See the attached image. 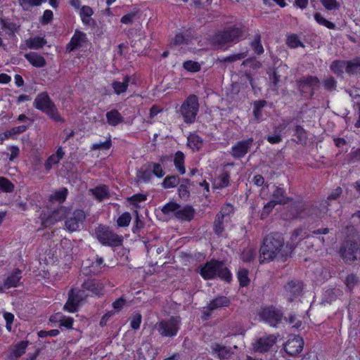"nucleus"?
Returning a JSON list of instances; mask_svg holds the SVG:
<instances>
[{"instance_id":"obj_50","label":"nucleus","mask_w":360,"mask_h":360,"mask_svg":"<svg viewBox=\"0 0 360 360\" xmlns=\"http://www.w3.org/2000/svg\"><path fill=\"white\" fill-rule=\"evenodd\" d=\"M179 208H180V205L176 202L172 201L163 206L162 208V212L165 214H169L170 213H172L174 216H176V212Z\"/></svg>"},{"instance_id":"obj_61","label":"nucleus","mask_w":360,"mask_h":360,"mask_svg":"<svg viewBox=\"0 0 360 360\" xmlns=\"http://www.w3.org/2000/svg\"><path fill=\"white\" fill-rule=\"evenodd\" d=\"M146 200V195L143 194H135L130 198H128V201L134 206H138V203L145 201Z\"/></svg>"},{"instance_id":"obj_58","label":"nucleus","mask_w":360,"mask_h":360,"mask_svg":"<svg viewBox=\"0 0 360 360\" xmlns=\"http://www.w3.org/2000/svg\"><path fill=\"white\" fill-rule=\"evenodd\" d=\"M183 67L185 70L192 72H196L200 70V64L193 60L185 61L183 64Z\"/></svg>"},{"instance_id":"obj_59","label":"nucleus","mask_w":360,"mask_h":360,"mask_svg":"<svg viewBox=\"0 0 360 360\" xmlns=\"http://www.w3.org/2000/svg\"><path fill=\"white\" fill-rule=\"evenodd\" d=\"M323 83L325 89L329 91H333L336 89L337 82L332 76L325 79Z\"/></svg>"},{"instance_id":"obj_45","label":"nucleus","mask_w":360,"mask_h":360,"mask_svg":"<svg viewBox=\"0 0 360 360\" xmlns=\"http://www.w3.org/2000/svg\"><path fill=\"white\" fill-rule=\"evenodd\" d=\"M180 179L177 175H172L165 177L162 184L165 188H172L176 187Z\"/></svg>"},{"instance_id":"obj_42","label":"nucleus","mask_w":360,"mask_h":360,"mask_svg":"<svg viewBox=\"0 0 360 360\" xmlns=\"http://www.w3.org/2000/svg\"><path fill=\"white\" fill-rule=\"evenodd\" d=\"M217 275L226 282H230L231 281V274L230 271L224 266V263L220 262V265L218 266Z\"/></svg>"},{"instance_id":"obj_6","label":"nucleus","mask_w":360,"mask_h":360,"mask_svg":"<svg viewBox=\"0 0 360 360\" xmlns=\"http://www.w3.org/2000/svg\"><path fill=\"white\" fill-rule=\"evenodd\" d=\"M98 241L104 245L118 247L122 245L123 238L114 233L108 227L99 225L95 230Z\"/></svg>"},{"instance_id":"obj_8","label":"nucleus","mask_w":360,"mask_h":360,"mask_svg":"<svg viewBox=\"0 0 360 360\" xmlns=\"http://www.w3.org/2000/svg\"><path fill=\"white\" fill-rule=\"evenodd\" d=\"M297 89L301 95L304 96L308 93L309 90V97L312 98L314 95L315 90L319 86L320 80L316 76L307 75L303 77L296 81Z\"/></svg>"},{"instance_id":"obj_24","label":"nucleus","mask_w":360,"mask_h":360,"mask_svg":"<svg viewBox=\"0 0 360 360\" xmlns=\"http://www.w3.org/2000/svg\"><path fill=\"white\" fill-rule=\"evenodd\" d=\"M194 209L191 206L187 205L183 208H179L175 217L179 219L190 221L194 217Z\"/></svg>"},{"instance_id":"obj_12","label":"nucleus","mask_w":360,"mask_h":360,"mask_svg":"<svg viewBox=\"0 0 360 360\" xmlns=\"http://www.w3.org/2000/svg\"><path fill=\"white\" fill-rule=\"evenodd\" d=\"M330 205V204L328 200H323L318 204L306 205V208H304L306 210V216H315L320 219L323 218L328 212V206Z\"/></svg>"},{"instance_id":"obj_48","label":"nucleus","mask_w":360,"mask_h":360,"mask_svg":"<svg viewBox=\"0 0 360 360\" xmlns=\"http://www.w3.org/2000/svg\"><path fill=\"white\" fill-rule=\"evenodd\" d=\"M230 174L228 172H223L221 174L217 179V187L222 188L227 187L229 185Z\"/></svg>"},{"instance_id":"obj_60","label":"nucleus","mask_w":360,"mask_h":360,"mask_svg":"<svg viewBox=\"0 0 360 360\" xmlns=\"http://www.w3.org/2000/svg\"><path fill=\"white\" fill-rule=\"evenodd\" d=\"M111 140L109 136L108 139L104 142L96 143H94L91 146V150H108L111 147Z\"/></svg>"},{"instance_id":"obj_16","label":"nucleus","mask_w":360,"mask_h":360,"mask_svg":"<svg viewBox=\"0 0 360 360\" xmlns=\"http://www.w3.org/2000/svg\"><path fill=\"white\" fill-rule=\"evenodd\" d=\"M277 342V337L274 335L261 337L254 345L255 351L263 353L268 352Z\"/></svg>"},{"instance_id":"obj_17","label":"nucleus","mask_w":360,"mask_h":360,"mask_svg":"<svg viewBox=\"0 0 360 360\" xmlns=\"http://www.w3.org/2000/svg\"><path fill=\"white\" fill-rule=\"evenodd\" d=\"M219 265H220V262L211 260L200 267L199 273L204 279H212L217 276Z\"/></svg>"},{"instance_id":"obj_9","label":"nucleus","mask_w":360,"mask_h":360,"mask_svg":"<svg viewBox=\"0 0 360 360\" xmlns=\"http://www.w3.org/2000/svg\"><path fill=\"white\" fill-rule=\"evenodd\" d=\"M89 295V293H84V290L75 291L74 289H71L68 292V299L63 309L70 313L77 311L79 303Z\"/></svg>"},{"instance_id":"obj_63","label":"nucleus","mask_w":360,"mask_h":360,"mask_svg":"<svg viewBox=\"0 0 360 360\" xmlns=\"http://www.w3.org/2000/svg\"><path fill=\"white\" fill-rule=\"evenodd\" d=\"M61 319L58 320L60 323V326L65 327L68 329L72 328L73 323V319L71 317H66L65 316H60Z\"/></svg>"},{"instance_id":"obj_38","label":"nucleus","mask_w":360,"mask_h":360,"mask_svg":"<svg viewBox=\"0 0 360 360\" xmlns=\"http://www.w3.org/2000/svg\"><path fill=\"white\" fill-rule=\"evenodd\" d=\"M67 195L68 189L66 188H62L52 194L49 200L52 202H58V203H63L66 200Z\"/></svg>"},{"instance_id":"obj_26","label":"nucleus","mask_w":360,"mask_h":360,"mask_svg":"<svg viewBox=\"0 0 360 360\" xmlns=\"http://www.w3.org/2000/svg\"><path fill=\"white\" fill-rule=\"evenodd\" d=\"M28 342L21 341L17 344L13 351L7 357V360H17L25 352L26 347H27Z\"/></svg>"},{"instance_id":"obj_30","label":"nucleus","mask_w":360,"mask_h":360,"mask_svg":"<svg viewBox=\"0 0 360 360\" xmlns=\"http://www.w3.org/2000/svg\"><path fill=\"white\" fill-rule=\"evenodd\" d=\"M90 191L99 201L110 197L108 187L105 185L98 186L95 188L91 189Z\"/></svg>"},{"instance_id":"obj_11","label":"nucleus","mask_w":360,"mask_h":360,"mask_svg":"<svg viewBox=\"0 0 360 360\" xmlns=\"http://www.w3.org/2000/svg\"><path fill=\"white\" fill-rule=\"evenodd\" d=\"M85 219L86 214L82 210H76L65 220V227L70 232L75 231L82 226Z\"/></svg>"},{"instance_id":"obj_56","label":"nucleus","mask_w":360,"mask_h":360,"mask_svg":"<svg viewBox=\"0 0 360 360\" xmlns=\"http://www.w3.org/2000/svg\"><path fill=\"white\" fill-rule=\"evenodd\" d=\"M47 0H18L20 4L25 10H27L31 6H40L42 2H46Z\"/></svg>"},{"instance_id":"obj_37","label":"nucleus","mask_w":360,"mask_h":360,"mask_svg":"<svg viewBox=\"0 0 360 360\" xmlns=\"http://www.w3.org/2000/svg\"><path fill=\"white\" fill-rule=\"evenodd\" d=\"M46 44V40L43 37H35L26 41V44L30 49H39Z\"/></svg>"},{"instance_id":"obj_28","label":"nucleus","mask_w":360,"mask_h":360,"mask_svg":"<svg viewBox=\"0 0 360 360\" xmlns=\"http://www.w3.org/2000/svg\"><path fill=\"white\" fill-rule=\"evenodd\" d=\"M25 57L34 67L43 68L46 65L44 58L37 53H27Z\"/></svg>"},{"instance_id":"obj_15","label":"nucleus","mask_w":360,"mask_h":360,"mask_svg":"<svg viewBox=\"0 0 360 360\" xmlns=\"http://www.w3.org/2000/svg\"><path fill=\"white\" fill-rule=\"evenodd\" d=\"M303 346V339L300 336H295L286 342L284 345V350L290 356H296L302 351Z\"/></svg>"},{"instance_id":"obj_23","label":"nucleus","mask_w":360,"mask_h":360,"mask_svg":"<svg viewBox=\"0 0 360 360\" xmlns=\"http://www.w3.org/2000/svg\"><path fill=\"white\" fill-rule=\"evenodd\" d=\"M212 352L217 354V356L221 360H229L233 354V351L231 347L221 345L219 344H214L212 347Z\"/></svg>"},{"instance_id":"obj_33","label":"nucleus","mask_w":360,"mask_h":360,"mask_svg":"<svg viewBox=\"0 0 360 360\" xmlns=\"http://www.w3.org/2000/svg\"><path fill=\"white\" fill-rule=\"evenodd\" d=\"M130 82V77L125 76L122 82L114 81L112 83V87L116 94L120 95L125 92L128 88L129 83Z\"/></svg>"},{"instance_id":"obj_55","label":"nucleus","mask_w":360,"mask_h":360,"mask_svg":"<svg viewBox=\"0 0 360 360\" xmlns=\"http://www.w3.org/2000/svg\"><path fill=\"white\" fill-rule=\"evenodd\" d=\"M150 167L151 172L158 178H161L165 175V172L159 163L149 162L148 163Z\"/></svg>"},{"instance_id":"obj_46","label":"nucleus","mask_w":360,"mask_h":360,"mask_svg":"<svg viewBox=\"0 0 360 360\" xmlns=\"http://www.w3.org/2000/svg\"><path fill=\"white\" fill-rule=\"evenodd\" d=\"M344 283L347 288L349 291H351L356 285L359 284V278L356 274H350L347 276L344 281Z\"/></svg>"},{"instance_id":"obj_41","label":"nucleus","mask_w":360,"mask_h":360,"mask_svg":"<svg viewBox=\"0 0 360 360\" xmlns=\"http://www.w3.org/2000/svg\"><path fill=\"white\" fill-rule=\"evenodd\" d=\"M174 162L176 169L180 174H184L186 172V169L184 167V155L182 152L176 153Z\"/></svg>"},{"instance_id":"obj_36","label":"nucleus","mask_w":360,"mask_h":360,"mask_svg":"<svg viewBox=\"0 0 360 360\" xmlns=\"http://www.w3.org/2000/svg\"><path fill=\"white\" fill-rule=\"evenodd\" d=\"M136 176L139 179V181L148 182L150 180L152 177V172L148 164L145 165L141 167V169L137 172Z\"/></svg>"},{"instance_id":"obj_57","label":"nucleus","mask_w":360,"mask_h":360,"mask_svg":"<svg viewBox=\"0 0 360 360\" xmlns=\"http://www.w3.org/2000/svg\"><path fill=\"white\" fill-rule=\"evenodd\" d=\"M131 220V217L130 213L124 212L121 216L119 217L117 221V226L120 227H125L129 226L130 221Z\"/></svg>"},{"instance_id":"obj_54","label":"nucleus","mask_w":360,"mask_h":360,"mask_svg":"<svg viewBox=\"0 0 360 360\" xmlns=\"http://www.w3.org/2000/svg\"><path fill=\"white\" fill-rule=\"evenodd\" d=\"M256 255V251L252 248L245 249L241 254V259L244 262H252Z\"/></svg>"},{"instance_id":"obj_52","label":"nucleus","mask_w":360,"mask_h":360,"mask_svg":"<svg viewBox=\"0 0 360 360\" xmlns=\"http://www.w3.org/2000/svg\"><path fill=\"white\" fill-rule=\"evenodd\" d=\"M224 230V226L223 215L217 214L214 222V231L217 235L219 236L221 234Z\"/></svg>"},{"instance_id":"obj_51","label":"nucleus","mask_w":360,"mask_h":360,"mask_svg":"<svg viewBox=\"0 0 360 360\" xmlns=\"http://www.w3.org/2000/svg\"><path fill=\"white\" fill-rule=\"evenodd\" d=\"M188 145L193 149L199 150L202 145V139L196 134H191L188 137Z\"/></svg>"},{"instance_id":"obj_34","label":"nucleus","mask_w":360,"mask_h":360,"mask_svg":"<svg viewBox=\"0 0 360 360\" xmlns=\"http://www.w3.org/2000/svg\"><path fill=\"white\" fill-rule=\"evenodd\" d=\"M0 21L2 29H4L10 36H13L15 32H18L20 28L19 25L8 19L1 18Z\"/></svg>"},{"instance_id":"obj_10","label":"nucleus","mask_w":360,"mask_h":360,"mask_svg":"<svg viewBox=\"0 0 360 360\" xmlns=\"http://www.w3.org/2000/svg\"><path fill=\"white\" fill-rule=\"evenodd\" d=\"M231 302L230 300L226 296H219L214 300H211L209 304L203 307L202 318L207 320L210 317L213 311L222 307H229Z\"/></svg>"},{"instance_id":"obj_27","label":"nucleus","mask_w":360,"mask_h":360,"mask_svg":"<svg viewBox=\"0 0 360 360\" xmlns=\"http://www.w3.org/2000/svg\"><path fill=\"white\" fill-rule=\"evenodd\" d=\"M346 72L350 75H360V58L356 57L350 60H347V66L346 67Z\"/></svg>"},{"instance_id":"obj_39","label":"nucleus","mask_w":360,"mask_h":360,"mask_svg":"<svg viewBox=\"0 0 360 360\" xmlns=\"http://www.w3.org/2000/svg\"><path fill=\"white\" fill-rule=\"evenodd\" d=\"M273 197L278 204L284 205L288 202V198H285V191L281 187L276 188L273 192Z\"/></svg>"},{"instance_id":"obj_62","label":"nucleus","mask_w":360,"mask_h":360,"mask_svg":"<svg viewBox=\"0 0 360 360\" xmlns=\"http://www.w3.org/2000/svg\"><path fill=\"white\" fill-rule=\"evenodd\" d=\"M60 162V160L58 158L55 156L54 154L49 156V158L46 160V161L44 163V167L49 172L52 167L56 164H58Z\"/></svg>"},{"instance_id":"obj_20","label":"nucleus","mask_w":360,"mask_h":360,"mask_svg":"<svg viewBox=\"0 0 360 360\" xmlns=\"http://www.w3.org/2000/svg\"><path fill=\"white\" fill-rule=\"evenodd\" d=\"M86 40V35L84 32L76 30L70 41L67 44L66 49L68 51L71 52L82 46Z\"/></svg>"},{"instance_id":"obj_47","label":"nucleus","mask_w":360,"mask_h":360,"mask_svg":"<svg viewBox=\"0 0 360 360\" xmlns=\"http://www.w3.org/2000/svg\"><path fill=\"white\" fill-rule=\"evenodd\" d=\"M14 189L12 182L4 176H0V192L10 193Z\"/></svg>"},{"instance_id":"obj_13","label":"nucleus","mask_w":360,"mask_h":360,"mask_svg":"<svg viewBox=\"0 0 360 360\" xmlns=\"http://www.w3.org/2000/svg\"><path fill=\"white\" fill-rule=\"evenodd\" d=\"M283 314L274 307L264 308L260 312V317L272 326H276L282 319Z\"/></svg>"},{"instance_id":"obj_43","label":"nucleus","mask_w":360,"mask_h":360,"mask_svg":"<svg viewBox=\"0 0 360 360\" xmlns=\"http://www.w3.org/2000/svg\"><path fill=\"white\" fill-rule=\"evenodd\" d=\"M286 44L289 47L292 49H295L298 46L304 47V45L300 41L299 37L296 34H290L287 35Z\"/></svg>"},{"instance_id":"obj_1","label":"nucleus","mask_w":360,"mask_h":360,"mask_svg":"<svg viewBox=\"0 0 360 360\" xmlns=\"http://www.w3.org/2000/svg\"><path fill=\"white\" fill-rule=\"evenodd\" d=\"M284 238L279 233H271L263 240L260 248V263L264 261H272L281 259L284 261L288 257V252L283 249Z\"/></svg>"},{"instance_id":"obj_25","label":"nucleus","mask_w":360,"mask_h":360,"mask_svg":"<svg viewBox=\"0 0 360 360\" xmlns=\"http://www.w3.org/2000/svg\"><path fill=\"white\" fill-rule=\"evenodd\" d=\"M304 231L302 229H295L290 237V241L287 243L286 248L290 250V251H292L297 244L303 239L304 238Z\"/></svg>"},{"instance_id":"obj_64","label":"nucleus","mask_w":360,"mask_h":360,"mask_svg":"<svg viewBox=\"0 0 360 360\" xmlns=\"http://www.w3.org/2000/svg\"><path fill=\"white\" fill-rule=\"evenodd\" d=\"M278 203L275 201V200H271L269 201V202H267L264 206V208H263V210H262V218L264 217V216H267L271 211L275 207V206L277 205Z\"/></svg>"},{"instance_id":"obj_14","label":"nucleus","mask_w":360,"mask_h":360,"mask_svg":"<svg viewBox=\"0 0 360 360\" xmlns=\"http://www.w3.org/2000/svg\"><path fill=\"white\" fill-rule=\"evenodd\" d=\"M253 141L254 140L252 138H250L245 141H238L231 148V155L236 159L243 158L252 146Z\"/></svg>"},{"instance_id":"obj_18","label":"nucleus","mask_w":360,"mask_h":360,"mask_svg":"<svg viewBox=\"0 0 360 360\" xmlns=\"http://www.w3.org/2000/svg\"><path fill=\"white\" fill-rule=\"evenodd\" d=\"M288 299L292 302L293 298L301 295L302 292V283L300 281H290L284 287Z\"/></svg>"},{"instance_id":"obj_3","label":"nucleus","mask_w":360,"mask_h":360,"mask_svg":"<svg viewBox=\"0 0 360 360\" xmlns=\"http://www.w3.org/2000/svg\"><path fill=\"white\" fill-rule=\"evenodd\" d=\"M243 35V30L239 27H230L222 32L217 33L212 39V44L217 49H222L229 43H236Z\"/></svg>"},{"instance_id":"obj_29","label":"nucleus","mask_w":360,"mask_h":360,"mask_svg":"<svg viewBox=\"0 0 360 360\" xmlns=\"http://www.w3.org/2000/svg\"><path fill=\"white\" fill-rule=\"evenodd\" d=\"M107 122L110 126H117L124 122V118L118 110L113 109L105 115Z\"/></svg>"},{"instance_id":"obj_2","label":"nucleus","mask_w":360,"mask_h":360,"mask_svg":"<svg viewBox=\"0 0 360 360\" xmlns=\"http://www.w3.org/2000/svg\"><path fill=\"white\" fill-rule=\"evenodd\" d=\"M33 105L35 108L47 115L51 120L57 122H64L55 103L51 101L47 92L44 91L37 95Z\"/></svg>"},{"instance_id":"obj_22","label":"nucleus","mask_w":360,"mask_h":360,"mask_svg":"<svg viewBox=\"0 0 360 360\" xmlns=\"http://www.w3.org/2000/svg\"><path fill=\"white\" fill-rule=\"evenodd\" d=\"M22 278V271L19 269H15L4 281V286L9 289L15 288L20 284Z\"/></svg>"},{"instance_id":"obj_44","label":"nucleus","mask_w":360,"mask_h":360,"mask_svg":"<svg viewBox=\"0 0 360 360\" xmlns=\"http://www.w3.org/2000/svg\"><path fill=\"white\" fill-rule=\"evenodd\" d=\"M249 271L245 268H239L237 274L240 285L242 287L247 286L250 283L248 277Z\"/></svg>"},{"instance_id":"obj_19","label":"nucleus","mask_w":360,"mask_h":360,"mask_svg":"<svg viewBox=\"0 0 360 360\" xmlns=\"http://www.w3.org/2000/svg\"><path fill=\"white\" fill-rule=\"evenodd\" d=\"M306 205L302 202H295L290 205L288 212L285 214L287 219H294L306 217Z\"/></svg>"},{"instance_id":"obj_4","label":"nucleus","mask_w":360,"mask_h":360,"mask_svg":"<svg viewBox=\"0 0 360 360\" xmlns=\"http://www.w3.org/2000/svg\"><path fill=\"white\" fill-rule=\"evenodd\" d=\"M181 319L180 316H171L168 319H162L155 324V329L162 338H173L180 329Z\"/></svg>"},{"instance_id":"obj_7","label":"nucleus","mask_w":360,"mask_h":360,"mask_svg":"<svg viewBox=\"0 0 360 360\" xmlns=\"http://www.w3.org/2000/svg\"><path fill=\"white\" fill-rule=\"evenodd\" d=\"M339 252L345 263L351 264L357 259L359 245L355 241L347 240L342 244Z\"/></svg>"},{"instance_id":"obj_5","label":"nucleus","mask_w":360,"mask_h":360,"mask_svg":"<svg viewBox=\"0 0 360 360\" xmlns=\"http://www.w3.org/2000/svg\"><path fill=\"white\" fill-rule=\"evenodd\" d=\"M198 110V98L195 95L191 94L184 101L179 112L184 122L187 124H191L195 122Z\"/></svg>"},{"instance_id":"obj_32","label":"nucleus","mask_w":360,"mask_h":360,"mask_svg":"<svg viewBox=\"0 0 360 360\" xmlns=\"http://www.w3.org/2000/svg\"><path fill=\"white\" fill-rule=\"evenodd\" d=\"M347 66V60H336L331 63L330 69L334 74L337 75L338 76H342L344 70L346 71Z\"/></svg>"},{"instance_id":"obj_53","label":"nucleus","mask_w":360,"mask_h":360,"mask_svg":"<svg viewBox=\"0 0 360 360\" xmlns=\"http://www.w3.org/2000/svg\"><path fill=\"white\" fill-rule=\"evenodd\" d=\"M314 19L319 24L322 25L328 29L334 30L335 28V25L333 22L325 19L319 13H316L314 14Z\"/></svg>"},{"instance_id":"obj_40","label":"nucleus","mask_w":360,"mask_h":360,"mask_svg":"<svg viewBox=\"0 0 360 360\" xmlns=\"http://www.w3.org/2000/svg\"><path fill=\"white\" fill-rule=\"evenodd\" d=\"M266 102L265 101H257L254 103L253 115L255 120L257 122H259L262 118V109L266 105Z\"/></svg>"},{"instance_id":"obj_35","label":"nucleus","mask_w":360,"mask_h":360,"mask_svg":"<svg viewBox=\"0 0 360 360\" xmlns=\"http://www.w3.org/2000/svg\"><path fill=\"white\" fill-rule=\"evenodd\" d=\"M294 136H296L295 141L299 144H305L307 140V135L305 129L300 126L296 125L294 129Z\"/></svg>"},{"instance_id":"obj_21","label":"nucleus","mask_w":360,"mask_h":360,"mask_svg":"<svg viewBox=\"0 0 360 360\" xmlns=\"http://www.w3.org/2000/svg\"><path fill=\"white\" fill-rule=\"evenodd\" d=\"M103 286L101 283L96 279H88L85 281L82 285V289L85 291H89L91 295H99L101 294Z\"/></svg>"},{"instance_id":"obj_49","label":"nucleus","mask_w":360,"mask_h":360,"mask_svg":"<svg viewBox=\"0 0 360 360\" xmlns=\"http://www.w3.org/2000/svg\"><path fill=\"white\" fill-rule=\"evenodd\" d=\"M252 49L255 51V52L260 55L263 53L264 49L261 44V36L259 34H256L255 35L254 40L250 44Z\"/></svg>"},{"instance_id":"obj_31","label":"nucleus","mask_w":360,"mask_h":360,"mask_svg":"<svg viewBox=\"0 0 360 360\" xmlns=\"http://www.w3.org/2000/svg\"><path fill=\"white\" fill-rule=\"evenodd\" d=\"M288 123H283L276 127L274 129V135H269L266 136V139L268 142L271 144L278 143L282 141L281 132L285 129Z\"/></svg>"}]
</instances>
